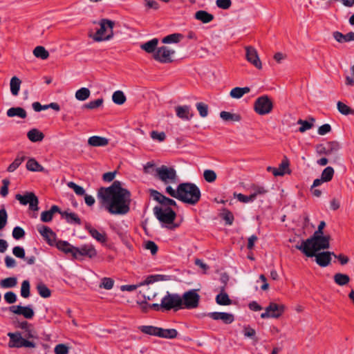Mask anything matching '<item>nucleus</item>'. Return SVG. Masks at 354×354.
<instances>
[{"mask_svg":"<svg viewBox=\"0 0 354 354\" xmlns=\"http://www.w3.org/2000/svg\"><path fill=\"white\" fill-rule=\"evenodd\" d=\"M131 192L122 187V183L115 180L108 187H101L97 192V198L101 205L111 214L125 215L130 211Z\"/></svg>","mask_w":354,"mask_h":354,"instance_id":"nucleus-1","label":"nucleus"},{"mask_svg":"<svg viewBox=\"0 0 354 354\" xmlns=\"http://www.w3.org/2000/svg\"><path fill=\"white\" fill-rule=\"evenodd\" d=\"M166 193L183 203L190 205L196 204L201 198L199 188L192 183H183L174 189L171 186H167Z\"/></svg>","mask_w":354,"mask_h":354,"instance_id":"nucleus-2","label":"nucleus"},{"mask_svg":"<svg viewBox=\"0 0 354 354\" xmlns=\"http://www.w3.org/2000/svg\"><path fill=\"white\" fill-rule=\"evenodd\" d=\"M330 247V236H314L303 241L300 245L295 248L301 251L306 256L313 257L315 252L328 249Z\"/></svg>","mask_w":354,"mask_h":354,"instance_id":"nucleus-3","label":"nucleus"},{"mask_svg":"<svg viewBox=\"0 0 354 354\" xmlns=\"http://www.w3.org/2000/svg\"><path fill=\"white\" fill-rule=\"evenodd\" d=\"M153 211L156 218L162 223L163 226L170 230H174L178 226L174 224L176 214L171 207L155 206Z\"/></svg>","mask_w":354,"mask_h":354,"instance_id":"nucleus-4","label":"nucleus"},{"mask_svg":"<svg viewBox=\"0 0 354 354\" xmlns=\"http://www.w3.org/2000/svg\"><path fill=\"white\" fill-rule=\"evenodd\" d=\"M114 21L102 19L99 21L100 28L96 31L95 34L93 36V39L95 41H102L109 40L113 37V27Z\"/></svg>","mask_w":354,"mask_h":354,"instance_id":"nucleus-5","label":"nucleus"},{"mask_svg":"<svg viewBox=\"0 0 354 354\" xmlns=\"http://www.w3.org/2000/svg\"><path fill=\"white\" fill-rule=\"evenodd\" d=\"M9 342L8 346L9 348H35L37 346L33 340H28L23 337L20 332L8 333Z\"/></svg>","mask_w":354,"mask_h":354,"instance_id":"nucleus-6","label":"nucleus"},{"mask_svg":"<svg viewBox=\"0 0 354 354\" xmlns=\"http://www.w3.org/2000/svg\"><path fill=\"white\" fill-rule=\"evenodd\" d=\"M156 177L165 185L176 184L178 180L176 171L173 167L162 165L156 169Z\"/></svg>","mask_w":354,"mask_h":354,"instance_id":"nucleus-7","label":"nucleus"},{"mask_svg":"<svg viewBox=\"0 0 354 354\" xmlns=\"http://www.w3.org/2000/svg\"><path fill=\"white\" fill-rule=\"evenodd\" d=\"M273 103L268 95H262L254 102V110L259 115H265L271 113Z\"/></svg>","mask_w":354,"mask_h":354,"instance_id":"nucleus-8","label":"nucleus"},{"mask_svg":"<svg viewBox=\"0 0 354 354\" xmlns=\"http://www.w3.org/2000/svg\"><path fill=\"white\" fill-rule=\"evenodd\" d=\"M182 302L181 296L178 294L167 292V294L162 299V306H163V310L165 311L171 309L177 310L182 309Z\"/></svg>","mask_w":354,"mask_h":354,"instance_id":"nucleus-9","label":"nucleus"},{"mask_svg":"<svg viewBox=\"0 0 354 354\" xmlns=\"http://www.w3.org/2000/svg\"><path fill=\"white\" fill-rule=\"evenodd\" d=\"M182 298V308L194 309L198 306L200 295L196 289L185 292Z\"/></svg>","mask_w":354,"mask_h":354,"instance_id":"nucleus-10","label":"nucleus"},{"mask_svg":"<svg viewBox=\"0 0 354 354\" xmlns=\"http://www.w3.org/2000/svg\"><path fill=\"white\" fill-rule=\"evenodd\" d=\"M15 198L22 205H29V209L32 211H38L39 200L35 193L31 192H27L24 195L17 194L15 196Z\"/></svg>","mask_w":354,"mask_h":354,"instance_id":"nucleus-11","label":"nucleus"},{"mask_svg":"<svg viewBox=\"0 0 354 354\" xmlns=\"http://www.w3.org/2000/svg\"><path fill=\"white\" fill-rule=\"evenodd\" d=\"M285 310V306L271 302L266 308V311L261 315L262 319L278 318Z\"/></svg>","mask_w":354,"mask_h":354,"instance_id":"nucleus-12","label":"nucleus"},{"mask_svg":"<svg viewBox=\"0 0 354 354\" xmlns=\"http://www.w3.org/2000/svg\"><path fill=\"white\" fill-rule=\"evenodd\" d=\"M174 53L175 51L174 50L164 46L157 48L153 55V57L160 63H171L173 61L171 56Z\"/></svg>","mask_w":354,"mask_h":354,"instance_id":"nucleus-13","label":"nucleus"},{"mask_svg":"<svg viewBox=\"0 0 354 354\" xmlns=\"http://www.w3.org/2000/svg\"><path fill=\"white\" fill-rule=\"evenodd\" d=\"M245 57L248 62L257 69L262 68V64L259 59L257 50L253 46H245Z\"/></svg>","mask_w":354,"mask_h":354,"instance_id":"nucleus-14","label":"nucleus"},{"mask_svg":"<svg viewBox=\"0 0 354 354\" xmlns=\"http://www.w3.org/2000/svg\"><path fill=\"white\" fill-rule=\"evenodd\" d=\"M150 196L153 200L158 202L164 207H170V206H176V203L174 200L166 197L158 191L155 189H149Z\"/></svg>","mask_w":354,"mask_h":354,"instance_id":"nucleus-15","label":"nucleus"},{"mask_svg":"<svg viewBox=\"0 0 354 354\" xmlns=\"http://www.w3.org/2000/svg\"><path fill=\"white\" fill-rule=\"evenodd\" d=\"M96 255L97 251L93 245H84L80 248L75 247V253H73V258L77 259L80 256L93 258Z\"/></svg>","mask_w":354,"mask_h":354,"instance_id":"nucleus-16","label":"nucleus"},{"mask_svg":"<svg viewBox=\"0 0 354 354\" xmlns=\"http://www.w3.org/2000/svg\"><path fill=\"white\" fill-rule=\"evenodd\" d=\"M9 310L13 314L23 315L26 319H30L35 315V312L30 306H22L20 305L11 306Z\"/></svg>","mask_w":354,"mask_h":354,"instance_id":"nucleus-17","label":"nucleus"},{"mask_svg":"<svg viewBox=\"0 0 354 354\" xmlns=\"http://www.w3.org/2000/svg\"><path fill=\"white\" fill-rule=\"evenodd\" d=\"M176 114L178 118L183 120L189 121L194 116L191 106L189 105H178L175 106Z\"/></svg>","mask_w":354,"mask_h":354,"instance_id":"nucleus-18","label":"nucleus"},{"mask_svg":"<svg viewBox=\"0 0 354 354\" xmlns=\"http://www.w3.org/2000/svg\"><path fill=\"white\" fill-rule=\"evenodd\" d=\"M37 230L49 245H53L55 244L56 234L49 227L41 225L39 227Z\"/></svg>","mask_w":354,"mask_h":354,"instance_id":"nucleus-19","label":"nucleus"},{"mask_svg":"<svg viewBox=\"0 0 354 354\" xmlns=\"http://www.w3.org/2000/svg\"><path fill=\"white\" fill-rule=\"evenodd\" d=\"M207 316L214 320H222L225 324H229L234 322V315L228 313L213 312L207 314Z\"/></svg>","mask_w":354,"mask_h":354,"instance_id":"nucleus-20","label":"nucleus"},{"mask_svg":"<svg viewBox=\"0 0 354 354\" xmlns=\"http://www.w3.org/2000/svg\"><path fill=\"white\" fill-rule=\"evenodd\" d=\"M333 255V252H323L320 253H316L314 256L315 257L316 263L321 267H326L329 265L331 261V255Z\"/></svg>","mask_w":354,"mask_h":354,"instance_id":"nucleus-21","label":"nucleus"},{"mask_svg":"<svg viewBox=\"0 0 354 354\" xmlns=\"http://www.w3.org/2000/svg\"><path fill=\"white\" fill-rule=\"evenodd\" d=\"M158 44V39L153 38L144 44L140 45V48L145 50L147 53H153L157 50V46Z\"/></svg>","mask_w":354,"mask_h":354,"instance_id":"nucleus-22","label":"nucleus"},{"mask_svg":"<svg viewBox=\"0 0 354 354\" xmlns=\"http://www.w3.org/2000/svg\"><path fill=\"white\" fill-rule=\"evenodd\" d=\"M6 114L9 118L18 117L21 119H24L27 117V113L26 110L21 107H12L8 109Z\"/></svg>","mask_w":354,"mask_h":354,"instance_id":"nucleus-23","label":"nucleus"},{"mask_svg":"<svg viewBox=\"0 0 354 354\" xmlns=\"http://www.w3.org/2000/svg\"><path fill=\"white\" fill-rule=\"evenodd\" d=\"M85 228L88 230L91 236L100 243L106 241V235L104 232H100L96 229L92 227L90 225H86Z\"/></svg>","mask_w":354,"mask_h":354,"instance_id":"nucleus-24","label":"nucleus"},{"mask_svg":"<svg viewBox=\"0 0 354 354\" xmlns=\"http://www.w3.org/2000/svg\"><path fill=\"white\" fill-rule=\"evenodd\" d=\"M55 243L58 250L66 254L71 253L73 257V253H75V247L73 246L66 241H58Z\"/></svg>","mask_w":354,"mask_h":354,"instance_id":"nucleus-25","label":"nucleus"},{"mask_svg":"<svg viewBox=\"0 0 354 354\" xmlns=\"http://www.w3.org/2000/svg\"><path fill=\"white\" fill-rule=\"evenodd\" d=\"M88 144L92 147H104L109 144V140L104 137L93 136L88 138Z\"/></svg>","mask_w":354,"mask_h":354,"instance_id":"nucleus-26","label":"nucleus"},{"mask_svg":"<svg viewBox=\"0 0 354 354\" xmlns=\"http://www.w3.org/2000/svg\"><path fill=\"white\" fill-rule=\"evenodd\" d=\"M250 91V88L248 86L235 87L230 91V96L233 99H240L245 94L248 93Z\"/></svg>","mask_w":354,"mask_h":354,"instance_id":"nucleus-27","label":"nucleus"},{"mask_svg":"<svg viewBox=\"0 0 354 354\" xmlns=\"http://www.w3.org/2000/svg\"><path fill=\"white\" fill-rule=\"evenodd\" d=\"M278 172L281 174H279L278 176H283L286 174H290L291 173V170L290 169V161L286 156H284L281 162L279 164V167L277 168Z\"/></svg>","mask_w":354,"mask_h":354,"instance_id":"nucleus-28","label":"nucleus"},{"mask_svg":"<svg viewBox=\"0 0 354 354\" xmlns=\"http://www.w3.org/2000/svg\"><path fill=\"white\" fill-rule=\"evenodd\" d=\"M195 18L202 21L204 24H207L214 19L213 15L207 12L205 10H198L195 13Z\"/></svg>","mask_w":354,"mask_h":354,"instance_id":"nucleus-29","label":"nucleus"},{"mask_svg":"<svg viewBox=\"0 0 354 354\" xmlns=\"http://www.w3.org/2000/svg\"><path fill=\"white\" fill-rule=\"evenodd\" d=\"M28 138L33 142H40L44 138V134L37 129H32L27 133Z\"/></svg>","mask_w":354,"mask_h":354,"instance_id":"nucleus-30","label":"nucleus"},{"mask_svg":"<svg viewBox=\"0 0 354 354\" xmlns=\"http://www.w3.org/2000/svg\"><path fill=\"white\" fill-rule=\"evenodd\" d=\"M225 287L221 288V292L216 297V301L221 306H228L232 304V300L229 298L227 293L224 292Z\"/></svg>","mask_w":354,"mask_h":354,"instance_id":"nucleus-31","label":"nucleus"},{"mask_svg":"<svg viewBox=\"0 0 354 354\" xmlns=\"http://www.w3.org/2000/svg\"><path fill=\"white\" fill-rule=\"evenodd\" d=\"M62 217L65 218L68 223L81 224V220L75 213L64 211L62 213Z\"/></svg>","mask_w":354,"mask_h":354,"instance_id":"nucleus-32","label":"nucleus"},{"mask_svg":"<svg viewBox=\"0 0 354 354\" xmlns=\"http://www.w3.org/2000/svg\"><path fill=\"white\" fill-rule=\"evenodd\" d=\"M177 335L178 332L176 329H163L162 328H159L158 337L167 339H173L176 337Z\"/></svg>","mask_w":354,"mask_h":354,"instance_id":"nucleus-33","label":"nucleus"},{"mask_svg":"<svg viewBox=\"0 0 354 354\" xmlns=\"http://www.w3.org/2000/svg\"><path fill=\"white\" fill-rule=\"evenodd\" d=\"M184 38L183 35L180 33H174L165 37L162 39L163 44H177Z\"/></svg>","mask_w":354,"mask_h":354,"instance_id":"nucleus-34","label":"nucleus"},{"mask_svg":"<svg viewBox=\"0 0 354 354\" xmlns=\"http://www.w3.org/2000/svg\"><path fill=\"white\" fill-rule=\"evenodd\" d=\"M25 159L26 156L23 154V153H18L15 160L8 166L7 171L8 172H13L19 167V165L25 160Z\"/></svg>","mask_w":354,"mask_h":354,"instance_id":"nucleus-35","label":"nucleus"},{"mask_svg":"<svg viewBox=\"0 0 354 354\" xmlns=\"http://www.w3.org/2000/svg\"><path fill=\"white\" fill-rule=\"evenodd\" d=\"M21 84V81L19 77L14 76L11 78L10 83V92L14 96H17L19 94Z\"/></svg>","mask_w":354,"mask_h":354,"instance_id":"nucleus-36","label":"nucleus"},{"mask_svg":"<svg viewBox=\"0 0 354 354\" xmlns=\"http://www.w3.org/2000/svg\"><path fill=\"white\" fill-rule=\"evenodd\" d=\"M333 279L335 283L341 286L348 284L350 281L349 276L342 273H336L334 275Z\"/></svg>","mask_w":354,"mask_h":354,"instance_id":"nucleus-37","label":"nucleus"},{"mask_svg":"<svg viewBox=\"0 0 354 354\" xmlns=\"http://www.w3.org/2000/svg\"><path fill=\"white\" fill-rule=\"evenodd\" d=\"M17 279L15 277H8L0 281L2 288H12L17 286Z\"/></svg>","mask_w":354,"mask_h":354,"instance_id":"nucleus-38","label":"nucleus"},{"mask_svg":"<svg viewBox=\"0 0 354 354\" xmlns=\"http://www.w3.org/2000/svg\"><path fill=\"white\" fill-rule=\"evenodd\" d=\"M26 169L31 171H42L44 169L34 158H30L27 161Z\"/></svg>","mask_w":354,"mask_h":354,"instance_id":"nucleus-39","label":"nucleus"},{"mask_svg":"<svg viewBox=\"0 0 354 354\" xmlns=\"http://www.w3.org/2000/svg\"><path fill=\"white\" fill-rule=\"evenodd\" d=\"M91 95V91L88 88L82 87L75 92V98L80 101L87 100Z\"/></svg>","mask_w":354,"mask_h":354,"instance_id":"nucleus-40","label":"nucleus"},{"mask_svg":"<svg viewBox=\"0 0 354 354\" xmlns=\"http://www.w3.org/2000/svg\"><path fill=\"white\" fill-rule=\"evenodd\" d=\"M138 329L145 334L157 337L159 331V327L153 326H140Z\"/></svg>","mask_w":354,"mask_h":354,"instance_id":"nucleus-41","label":"nucleus"},{"mask_svg":"<svg viewBox=\"0 0 354 354\" xmlns=\"http://www.w3.org/2000/svg\"><path fill=\"white\" fill-rule=\"evenodd\" d=\"M33 55L41 59H46L49 57V53L41 46H38L33 50Z\"/></svg>","mask_w":354,"mask_h":354,"instance_id":"nucleus-42","label":"nucleus"},{"mask_svg":"<svg viewBox=\"0 0 354 354\" xmlns=\"http://www.w3.org/2000/svg\"><path fill=\"white\" fill-rule=\"evenodd\" d=\"M112 100L115 104L122 105L126 102L127 98L122 91H116L113 93Z\"/></svg>","mask_w":354,"mask_h":354,"instance_id":"nucleus-43","label":"nucleus"},{"mask_svg":"<svg viewBox=\"0 0 354 354\" xmlns=\"http://www.w3.org/2000/svg\"><path fill=\"white\" fill-rule=\"evenodd\" d=\"M328 156L335 155L341 148L340 144L337 141L329 142L326 145Z\"/></svg>","mask_w":354,"mask_h":354,"instance_id":"nucleus-44","label":"nucleus"},{"mask_svg":"<svg viewBox=\"0 0 354 354\" xmlns=\"http://www.w3.org/2000/svg\"><path fill=\"white\" fill-rule=\"evenodd\" d=\"M37 289L39 295L43 298H48L51 295L50 289L43 283H39Z\"/></svg>","mask_w":354,"mask_h":354,"instance_id":"nucleus-45","label":"nucleus"},{"mask_svg":"<svg viewBox=\"0 0 354 354\" xmlns=\"http://www.w3.org/2000/svg\"><path fill=\"white\" fill-rule=\"evenodd\" d=\"M334 175V169L331 167H327L325 168L321 175L322 180L325 182H329L332 180Z\"/></svg>","mask_w":354,"mask_h":354,"instance_id":"nucleus-46","label":"nucleus"},{"mask_svg":"<svg viewBox=\"0 0 354 354\" xmlns=\"http://www.w3.org/2000/svg\"><path fill=\"white\" fill-rule=\"evenodd\" d=\"M220 117L225 121H239L241 120V117L239 115L227 111H221L220 113Z\"/></svg>","mask_w":354,"mask_h":354,"instance_id":"nucleus-47","label":"nucleus"},{"mask_svg":"<svg viewBox=\"0 0 354 354\" xmlns=\"http://www.w3.org/2000/svg\"><path fill=\"white\" fill-rule=\"evenodd\" d=\"M221 216L223 218V220L225 221V223L227 225H230L233 223L234 218L232 213L230 210H228L225 208L223 209L222 210Z\"/></svg>","mask_w":354,"mask_h":354,"instance_id":"nucleus-48","label":"nucleus"},{"mask_svg":"<svg viewBox=\"0 0 354 354\" xmlns=\"http://www.w3.org/2000/svg\"><path fill=\"white\" fill-rule=\"evenodd\" d=\"M337 107L338 111L345 115L353 114L354 112L348 106L340 101L337 103Z\"/></svg>","mask_w":354,"mask_h":354,"instance_id":"nucleus-49","label":"nucleus"},{"mask_svg":"<svg viewBox=\"0 0 354 354\" xmlns=\"http://www.w3.org/2000/svg\"><path fill=\"white\" fill-rule=\"evenodd\" d=\"M30 283L28 280H24L22 283H21V296L24 298H28L30 295Z\"/></svg>","mask_w":354,"mask_h":354,"instance_id":"nucleus-50","label":"nucleus"},{"mask_svg":"<svg viewBox=\"0 0 354 354\" xmlns=\"http://www.w3.org/2000/svg\"><path fill=\"white\" fill-rule=\"evenodd\" d=\"M67 186L69 188L72 189L75 192V193L78 196H84L85 194L84 189L82 187L77 185L74 182H68L67 183Z\"/></svg>","mask_w":354,"mask_h":354,"instance_id":"nucleus-51","label":"nucleus"},{"mask_svg":"<svg viewBox=\"0 0 354 354\" xmlns=\"http://www.w3.org/2000/svg\"><path fill=\"white\" fill-rule=\"evenodd\" d=\"M114 285V281L109 277H104L101 280L100 288H104L106 290H111Z\"/></svg>","mask_w":354,"mask_h":354,"instance_id":"nucleus-52","label":"nucleus"},{"mask_svg":"<svg viewBox=\"0 0 354 354\" xmlns=\"http://www.w3.org/2000/svg\"><path fill=\"white\" fill-rule=\"evenodd\" d=\"M103 102H104V100L102 98H99L95 100L91 101L87 104H85L83 107L84 109H95L101 106L103 104Z\"/></svg>","mask_w":354,"mask_h":354,"instance_id":"nucleus-53","label":"nucleus"},{"mask_svg":"<svg viewBox=\"0 0 354 354\" xmlns=\"http://www.w3.org/2000/svg\"><path fill=\"white\" fill-rule=\"evenodd\" d=\"M234 197L238 199L240 202L242 203H249L252 202L255 199V194H250V196H245L242 194H234Z\"/></svg>","mask_w":354,"mask_h":354,"instance_id":"nucleus-54","label":"nucleus"},{"mask_svg":"<svg viewBox=\"0 0 354 354\" xmlns=\"http://www.w3.org/2000/svg\"><path fill=\"white\" fill-rule=\"evenodd\" d=\"M203 177L207 182L213 183L216 179V174L213 170L206 169L204 171Z\"/></svg>","mask_w":354,"mask_h":354,"instance_id":"nucleus-55","label":"nucleus"},{"mask_svg":"<svg viewBox=\"0 0 354 354\" xmlns=\"http://www.w3.org/2000/svg\"><path fill=\"white\" fill-rule=\"evenodd\" d=\"M196 109L202 118H205L208 114V106L203 102H198L196 104Z\"/></svg>","mask_w":354,"mask_h":354,"instance_id":"nucleus-56","label":"nucleus"},{"mask_svg":"<svg viewBox=\"0 0 354 354\" xmlns=\"http://www.w3.org/2000/svg\"><path fill=\"white\" fill-rule=\"evenodd\" d=\"M25 339L28 340H32L34 339H37L38 336L37 332L34 330L32 326L24 332V336Z\"/></svg>","mask_w":354,"mask_h":354,"instance_id":"nucleus-57","label":"nucleus"},{"mask_svg":"<svg viewBox=\"0 0 354 354\" xmlns=\"http://www.w3.org/2000/svg\"><path fill=\"white\" fill-rule=\"evenodd\" d=\"M297 123L299 124H301V127L299 129V131L301 133H304L306 131L310 129L313 127V123H310V122H308L306 120H303L301 119H299L297 121Z\"/></svg>","mask_w":354,"mask_h":354,"instance_id":"nucleus-58","label":"nucleus"},{"mask_svg":"<svg viewBox=\"0 0 354 354\" xmlns=\"http://www.w3.org/2000/svg\"><path fill=\"white\" fill-rule=\"evenodd\" d=\"M150 136L153 140H158V142H162L166 138V135L163 131L158 132L157 131H152Z\"/></svg>","mask_w":354,"mask_h":354,"instance_id":"nucleus-59","label":"nucleus"},{"mask_svg":"<svg viewBox=\"0 0 354 354\" xmlns=\"http://www.w3.org/2000/svg\"><path fill=\"white\" fill-rule=\"evenodd\" d=\"M8 214L5 208L0 209V230L3 229L7 224Z\"/></svg>","mask_w":354,"mask_h":354,"instance_id":"nucleus-60","label":"nucleus"},{"mask_svg":"<svg viewBox=\"0 0 354 354\" xmlns=\"http://www.w3.org/2000/svg\"><path fill=\"white\" fill-rule=\"evenodd\" d=\"M25 236V231L21 227L17 226L12 230V236L15 239L19 240Z\"/></svg>","mask_w":354,"mask_h":354,"instance_id":"nucleus-61","label":"nucleus"},{"mask_svg":"<svg viewBox=\"0 0 354 354\" xmlns=\"http://www.w3.org/2000/svg\"><path fill=\"white\" fill-rule=\"evenodd\" d=\"M54 352L55 354H68L69 348L66 344H59L55 347Z\"/></svg>","mask_w":354,"mask_h":354,"instance_id":"nucleus-62","label":"nucleus"},{"mask_svg":"<svg viewBox=\"0 0 354 354\" xmlns=\"http://www.w3.org/2000/svg\"><path fill=\"white\" fill-rule=\"evenodd\" d=\"M216 5L218 8L227 10L232 6L231 0H216Z\"/></svg>","mask_w":354,"mask_h":354,"instance_id":"nucleus-63","label":"nucleus"},{"mask_svg":"<svg viewBox=\"0 0 354 354\" xmlns=\"http://www.w3.org/2000/svg\"><path fill=\"white\" fill-rule=\"evenodd\" d=\"M13 254L20 259H25V250L21 246H15L12 249Z\"/></svg>","mask_w":354,"mask_h":354,"instance_id":"nucleus-64","label":"nucleus"}]
</instances>
